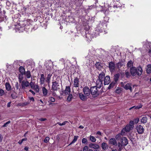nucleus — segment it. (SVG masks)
<instances>
[{"label": "nucleus", "mask_w": 151, "mask_h": 151, "mask_svg": "<svg viewBox=\"0 0 151 151\" xmlns=\"http://www.w3.org/2000/svg\"><path fill=\"white\" fill-rule=\"evenodd\" d=\"M134 122L133 121H130L128 124H127L126 126L122 130L121 134L122 135H125V132H129L132 130L134 127Z\"/></svg>", "instance_id": "f257e3e1"}, {"label": "nucleus", "mask_w": 151, "mask_h": 151, "mask_svg": "<svg viewBox=\"0 0 151 151\" xmlns=\"http://www.w3.org/2000/svg\"><path fill=\"white\" fill-rule=\"evenodd\" d=\"M59 78L56 76L53 77L52 89L54 91H57L60 89Z\"/></svg>", "instance_id": "f03ea898"}, {"label": "nucleus", "mask_w": 151, "mask_h": 151, "mask_svg": "<svg viewBox=\"0 0 151 151\" xmlns=\"http://www.w3.org/2000/svg\"><path fill=\"white\" fill-rule=\"evenodd\" d=\"M130 71L131 74L133 76L137 75L138 76L141 75L142 72V70L141 68L137 69L135 67H132L131 68Z\"/></svg>", "instance_id": "7ed1b4c3"}, {"label": "nucleus", "mask_w": 151, "mask_h": 151, "mask_svg": "<svg viewBox=\"0 0 151 151\" xmlns=\"http://www.w3.org/2000/svg\"><path fill=\"white\" fill-rule=\"evenodd\" d=\"M97 88L96 86H93L91 88V93L94 97L98 96L99 93Z\"/></svg>", "instance_id": "20e7f679"}, {"label": "nucleus", "mask_w": 151, "mask_h": 151, "mask_svg": "<svg viewBox=\"0 0 151 151\" xmlns=\"http://www.w3.org/2000/svg\"><path fill=\"white\" fill-rule=\"evenodd\" d=\"M128 144V141L126 137H122L120 139V142H118V146H124Z\"/></svg>", "instance_id": "39448f33"}, {"label": "nucleus", "mask_w": 151, "mask_h": 151, "mask_svg": "<svg viewBox=\"0 0 151 151\" xmlns=\"http://www.w3.org/2000/svg\"><path fill=\"white\" fill-rule=\"evenodd\" d=\"M46 72L47 76L46 78L45 81L47 83H49L50 82V80L53 73L49 69L47 70Z\"/></svg>", "instance_id": "423d86ee"}, {"label": "nucleus", "mask_w": 151, "mask_h": 151, "mask_svg": "<svg viewBox=\"0 0 151 151\" xmlns=\"http://www.w3.org/2000/svg\"><path fill=\"white\" fill-rule=\"evenodd\" d=\"M137 132L139 134H142L144 132L145 129L141 125H137L136 128Z\"/></svg>", "instance_id": "0eeeda50"}, {"label": "nucleus", "mask_w": 151, "mask_h": 151, "mask_svg": "<svg viewBox=\"0 0 151 151\" xmlns=\"http://www.w3.org/2000/svg\"><path fill=\"white\" fill-rule=\"evenodd\" d=\"M122 85V86L126 90H129L130 92H132V88L131 87L132 85L131 83H128L126 85H124V83L122 82L121 83Z\"/></svg>", "instance_id": "6e6552de"}, {"label": "nucleus", "mask_w": 151, "mask_h": 151, "mask_svg": "<svg viewBox=\"0 0 151 151\" xmlns=\"http://www.w3.org/2000/svg\"><path fill=\"white\" fill-rule=\"evenodd\" d=\"M21 85L22 89H25L26 87L29 86V83L27 81H23L22 82Z\"/></svg>", "instance_id": "1a4fd4ad"}, {"label": "nucleus", "mask_w": 151, "mask_h": 151, "mask_svg": "<svg viewBox=\"0 0 151 151\" xmlns=\"http://www.w3.org/2000/svg\"><path fill=\"white\" fill-rule=\"evenodd\" d=\"M83 91L84 95L86 96H88L90 95L91 91L88 87H84Z\"/></svg>", "instance_id": "9d476101"}, {"label": "nucleus", "mask_w": 151, "mask_h": 151, "mask_svg": "<svg viewBox=\"0 0 151 151\" xmlns=\"http://www.w3.org/2000/svg\"><path fill=\"white\" fill-rule=\"evenodd\" d=\"M79 79L77 77H75L73 81V86L75 87H78L79 86Z\"/></svg>", "instance_id": "9b49d317"}, {"label": "nucleus", "mask_w": 151, "mask_h": 151, "mask_svg": "<svg viewBox=\"0 0 151 151\" xmlns=\"http://www.w3.org/2000/svg\"><path fill=\"white\" fill-rule=\"evenodd\" d=\"M109 67L111 71H113L115 68V64L112 62H110L109 63Z\"/></svg>", "instance_id": "f8f14e48"}, {"label": "nucleus", "mask_w": 151, "mask_h": 151, "mask_svg": "<svg viewBox=\"0 0 151 151\" xmlns=\"http://www.w3.org/2000/svg\"><path fill=\"white\" fill-rule=\"evenodd\" d=\"M110 82V78L109 76H106L104 78V85H108Z\"/></svg>", "instance_id": "ddd939ff"}, {"label": "nucleus", "mask_w": 151, "mask_h": 151, "mask_svg": "<svg viewBox=\"0 0 151 151\" xmlns=\"http://www.w3.org/2000/svg\"><path fill=\"white\" fill-rule=\"evenodd\" d=\"M79 96L80 99L83 101H85L87 99V96L86 95H84L83 94L81 93H79Z\"/></svg>", "instance_id": "4468645a"}, {"label": "nucleus", "mask_w": 151, "mask_h": 151, "mask_svg": "<svg viewBox=\"0 0 151 151\" xmlns=\"http://www.w3.org/2000/svg\"><path fill=\"white\" fill-rule=\"evenodd\" d=\"M89 147L91 148L94 149H98L99 147V146L97 144L93 143H90L89 145Z\"/></svg>", "instance_id": "2eb2a0df"}, {"label": "nucleus", "mask_w": 151, "mask_h": 151, "mask_svg": "<svg viewBox=\"0 0 151 151\" xmlns=\"http://www.w3.org/2000/svg\"><path fill=\"white\" fill-rule=\"evenodd\" d=\"M103 81L98 79L96 81V86L99 88H100L102 85Z\"/></svg>", "instance_id": "dca6fc26"}, {"label": "nucleus", "mask_w": 151, "mask_h": 151, "mask_svg": "<svg viewBox=\"0 0 151 151\" xmlns=\"http://www.w3.org/2000/svg\"><path fill=\"white\" fill-rule=\"evenodd\" d=\"M40 84L42 85L44 84L45 81V76L44 74H42L40 75Z\"/></svg>", "instance_id": "f3484780"}, {"label": "nucleus", "mask_w": 151, "mask_h": 151, "mask_svg": "<svg viewBox=\"0 0 151 151\" xmlns=\"http://www.w3.org/2000/svg\"><path fill=\"white\" fill-rule=\"evenodd\" d=\"M70 89L69 86L66 87L64 91V93L65 95H68L70 94Z\"/></svg>", "instance_id": "a211bd4d"}, {"label": "nucleus", "mask_w": 151, "mask_h": 151, "mask_svg": "<svg viewBox=\"0 0 151 151\" xmlns=\"http://www.w3.org/2000/svg\"><path fill=\"white\" fill-rule=\"evenodd\" d=\"M146 71L147 73L149 74L151 73V65L148 64L147 65L146 68Z\"/></svg>", "instance_id": "6ab92c4d"}, {"label": "nucleus", "mask_w": 151, "mask_h": 151, "mask_svg": "<svg viewBox=\"0 0 151 151\" xmlns=\"http://www.w3.org/2000/svg\"><path fill=\"white\" fill-rule=\"evenodd\" d=\"M109 143L114 145H116L117 144L116 139L114 138H112L110 139Z\"/></svg>", "instance_id": "aec40b11"}, {"label": "nucleus", "mask_w": 151, "mask_h": 151, "mask_svg": "<svg viewBox=\"0 0 151 151\" xmlns=\"http://www.w3.org/2000/svg\"><path fill=\"white\" fill-rule=\"evenodd\" d=\"M42 94L43 96H47V94L48 91L45 87H43L42 88Z\"/></svg>", "instance_id": "412c9836"}, {"label": "nucleus", "mask_w": 151, "mask_h": 151, "mask_svg": "<svg viewBox=\"0 0 151 151\" xmlns=\"http://www.w3.org/2000/svg\"><path fill=\"white\" fill-rule=\"evenodd\" d=\"M105 74L103 72H102L101 73H100L99 75L98 79H99V80L103 81L104 78L105 77Z\"/></svg>", "instance_id": "4be33fe9"}, {"label": "nucleus", "mask_w": 151, "mask_h": 151, "mask_svg": "<svg viewBox=\"0 0 151 151\" xmlns=\"http://www.w3.org/2000/svg\"><path fill=\"white\" fill-rule=\"evenodd\" d=\"M6 89V90L9 91L11 90V87L9 82H6L5 84Z\"/></svg>", "instance_id": "5701e85b"}, {"label": "nucleus", "mask_w": 151, "mask_h": 151, "mask_svg": "<svg viewBox=\"0 0 151 151\" xmlns=\"http://www.w3.org/2000/svg\"><path fill=\"white\" fill-rule=\"evenodd\" d=\"M101 147L104 150H106L108 148V145L105 142H103L102 144Z\"/></svg>", "instance_id": "b1692460"}, {"label": "nucleus", "mask_w": 151, "mask_h": 151, "mask_svg": "<svg viewBox=\"0 0 151 151\" xmlns=\"http://www.w3.org/2000/svg\"><path fill=\"white\" fill-rule=\"evenodd\" d=\"M19 71L22 74H25V70L24 68L22 66H20L19 68Z\"/></svg>", "instance_id": "393cba45"}, {"label": "nucleus", "mask_w": 151, "mask_h": 151, "mask_svg": "<svg viewBox=\"0 0 151 151\" xmlns=\"http://www.w3.org/2000/svg\"><path fill=\"white\" fill-rule=\"evenodd\" d=\"M147 118L146 116H144L142 117L141 119V122L143 124L146 123L147 122Z\"/></svg>", "instance_id": "a878e982"}, {"label": "nucleus", "mask_w": 151, "mask_h": 151, "mask_svg": "<svg viewBox=\"0 0 151 151\" xmlns=\"http://www.w3.org/2000/svg\"><path fill=\"white\" fill-rule=\"evenodd\" d=\"M133 62L131 60L129 61L127 64V66L128 68H131L133 67Z\"/></svg>", "instance_id": "bb28decb"}, {"label": "nucleus", "mask_w": 151, "mask_h": 151, "mask_svg": "<svg viewBox=\"0 0 151 151\" xmlns=\"http://www.w3.org/2000/svg\"><path fill=\"white\" fill-rule=\"evenodd\" d=\"M32 89L34 90L36 92H39L40 91L39 86L38 85H35Z\"/></svg>", "instance_id": "cd10ccee"}, {"label": "nucleus", "mask_w": 151, "mask_h": 151, "mask_svg": "<svg viewBox=\"0 0 151 151\" xmlns=\"http://www.w3.org/2000/svg\"><path fill=\"white\" fill-rule=\"evenodd\" d=\"M78 137L77 136H74V139L72 141L70 144L69 145H71L75 143L77 140V139Z\"/></svg>", "instance_id": "c85d7f7f"}, {"label": "nucleus", "mask_w": 151, "mask_h": 151, "mask_svg": "<svg viewBox=\"0 0 151 151\" xmlns=\"http://www.w3.org/2000/svg\"><path fill=\"white\" fill-rule=\"evenodd\" d=\"M25 75H26L27 78H29L31 76L30 72L29 71H27L25 72Z\"/></svg>", "instance_id": "c756f323"}, {"label": "nucleus", "mask_w": 151, "mask_h": 151, "mask_svg": "<svg viewBox=\"0 0 151 151\" xmlns=\"http://www.w3.org/2000/svg\"><path fill=\"white\" fill-rule=\"evenodd\" d=\"M115 84V83L113 82H112L109 85V87H108V88L109 89H110L112 88H113Z\"/></svg>", "instance_id": "7c9ffc66"}, {"label": "nucleus", "mask_w": 151, "mask_h": 151, "mask_svg": "<svg viewBox=\"0 0 151 151\" xmlns=\"http://www.w3.org/2000/svg\"><path fill=\"white\" fill-rule=\"evenodd\" d=\"M95 66L98 69H100L102 67L101 64L99 62H97L95 64Z\"/></svg>", "instance_id": "2f4dec72"}, {"label": "nucleus", "mask_w": 151, "mask_h": 151, "mask_svg": "<svg viewBox=\"0 0 151 151\" xmlns=\"http://www.w3.org/2000/svg\"><path fill=\"white\" fill-rule=\"evenodd\" d=\"M83 151H93V150L91 149H89L88 147L86 146L84 147Z\"/></svg>", "instance_id": "473e14b6"}, {"label": "nucleus", "mask_w": 151, "mask_h": 151, "mask_svg": "<svg viewBox=\"0 0 151 151\" xmlns=\"http://www.w3.org/2000/svg\"><path fill=\"white\" fill-rule=\"evenodd\" d=\"M142 106L141 105L137 106H133L129 109V110H131V109H132V108H134L136 109H139L140 108H141L142 107Z\"/></svg>", "instance_id": "72a5a7b5"}, {"label": "nucleus", "mask_w": 151, "mask_h": 151, "mask_svg": "<svg viewBox=\"0 0 151 151\" xmlns=\"http://www.w3.org/2000/svg\"><path fill=\"white\" fill-rule=\"evenodd\" d=\"M90 139L91 141L93 142H95L96 141V139L93 136H90Z\"/></svg>", "instance_id": "f704fd0d"}, {"label": "nucleus", "mask_w": 151, "mask_h": 151, "mask_svg": "<svg viewBox=\"0 0 151 151\" xmlns=\"http://www.w3.org/2000/svg\"><path fill=\"white\" fill-rule=\"evenodd\" d=\"M10 121H8L7 122L4 123V124L2 126V127H7L8 126V124H10Z\"/></svg>", "instance_id": "c9c22d12"}, {"label": "nucleus", "mask_w": 151, "mask_h": 151, "mask_svg": "<svg viewBox=\"0 0 151 151\" xmlns=\"http://www.w3.org/2000/svg\"><path fill=\"white\" fill-rule=\"evenodd\" d=\"M119 78V75L118 74H116L114 76V80L115 82L117 81Z\"/></svg>", "instance_id": "e433bc0d"}, {"label": "nucleus", "mask_w": 151, "mask_h": 151, "mask_svg": "<svg viewBox=\"0 0 151 151\" xmlns=\"http://www.w3.org/2000/svg\"><path fill=\"white\" fill-rule=\"evenodd\" d=\"M67 98V100L68 101H70L73 98V95L71 94H69Z\"/></svg>", "instance_id": "4c0bfd02"}, {"label": "nucleus", "mask_w": 151, "mask_h": 151, "mask_svg": "<svg viewBox=\"0 0 151 151\" xmlns=\"http://www.w3.org/2000/svg\"><path fill=\"white\" fill-rule=\"evenodd\" d=\"M123 65L122 64L121 62L118 63L116 64V67L119 69Z\"/></svg>", "instance_id": "58836bf2"}, {"label": "nucleus", "mask_w": 151, "mask_h": 151, "mask_svg": "<svg viewBox=\"0 0 151 151\" xmlns=\"http://www.w3.org/2000/svg\"><path fill=\"white\" fill-rule=\"evenodd\" d=\"M67 122H68V121H66L64 122H63L62 123H61L60 122H58L57 123V124L60 126H63V125H65L66 124V123Z\"/></svg>", "instance_id": "ea45409f"}, {"label": "nucleus", "mask_w": 151, "mask_h": 151, "mask_svg": "<svg viewBox=\"0 0 151 151\" xmlns=\"http://www.w3.org/2000/svg\"><path fill=\"white\" fill-rule=\"evenodd\" d=\"M50 139V138L48 137H45V139L44 140V142L45 143L47 142Z\"/></svg>", "instance_id": "a19ab883"}, {"label": "nucleus", "mask_w": 151, "mask_h": 151, "mask_svg": "<svg viewBox=\"0 0 151 151\" xmlns=\"http://www.w3.org/2000/svg\"><path fill=\"white\" fill-rule=\"evenodd\" d=\"M87 142V140L85 138H83L82 139V142L83 144H85Z\"/></svg>", "instance_id": "79ce46f5"}, {"label": "nucleus", "mask_w": 151, "mask_h": 151, "mask_svg": "<svg viewBox=\"0 0 151 151\" xmlns=\"http://www.w3.org/2000/svg\"><path fill=\"white\" fill-rule=\"evenodd\" d=\"M11 96L13 99H15L17 97L15 93H12L11 94Z\"/></svg>", "instance_id": "37998d69"}, {"label": "nucleus", "mask_w": 151, "mask_h": 151, "mask_svg": "<svg viewBox=\"0 0 151 151\" xmlns=\"http://www.w3.org/2000/svg\"><path fill=\"white\" fill-rule=\"evenodd\" d=\"M4 91L2 89H0V96H2L4 94Z\"/></svg>", "instance_id": "c03bdc74"}, {"label": "nucleus", "mask_w": 151, "mask_h": 151, "mask_svg": "<svg viewBox=\"0 0 151 151\" xmlns=\"http://www.w3.org/2000/svg\"><path fill=\"white\" fill-rule=\"evenodd\" d=\"M29 86L31 87V88H33V87L35 85V84L33 82L31 81V82L29 83Z\"/></svg>", "instance_id": "a18cd8bd"}, {"label": "nucleus", "mask_w": 151, "mask_h": 151, "mask_svg": "<svg viewBox=\"0 0 151 151\" xmlns=\"http://www.w3.org/2000/svg\"><path fill=\"white\" fill-rule=\"evenodd\" d=\"M49 100L52 102H54L55 101V99L53 97H50L49 98Z\"/></svg>", "instance_id": "49530a36"}, {"label": "nucleus", "mask_w": 151, "mask_h": 151, "mask_svg": "<svg viewBox=\"0 0 151 151\" xmlns=\"http://www.w3.org/2000/svg\"><path fill=\"white\" fill-rule=\"evenodd\" d=\"M125 74L127 77H129L130 76V73L128 71H125Z\"/></svg>", "instance_id": "de8ad7c7"}, {"label": "nucleus", "mask_w": 151, "mask_h": 151, "mask_svg": "<svg viewBox=\"0 0 151 151\" xmlns=\"http://www.w3.org/2000/svg\"><path fill=\"white\" fill-rule=\"evenodd\" d=\"M24 74H22L21 73V74H19V78L23 79V75Z\"/></svg>", "instance_id": "09e8293b"}, {"label": "nucleus", "mask_w": 151, "mask_h": 151, "mask_svg": "<svg viewBox=\"0 0 151 151\" xmlns=\"http://www.w3.org/2000/svg\"><path fill=\"white\" fill-rule=\"evenodd\" d=\"M121 136V135L120 134H117L116 137V139L117 140H118L120 138Z\"/></svg>", "instance_id": "8fccbe9b"}, {"label": "nucleus", "mask_w": 151, "mask_h": 151, "mask_svg": "<svg viewBox=\"0 0 151 151\" xmlns=\"http://www.w3.org/2000/svg\"><path fill=\"white\" fill-rule=\"evenodd\" d=\"M15 86L16 88H17V89H19V85H18V82H17L16 83Z\"/></svg>", "instance_id": "3c124183"}, {"label": "nucleus", "mask_w": 151, "mask_h": 151, "mask_svg": "<svg viewBox=\"0 0 151 151\" xmlns=\"http://www.w3.org/2000/svg\"><path fill=\"white\" fill-rule=\"evenodd\" d=\"M139 121V119L137 118L134 120V122L136 124Z\"/></svg>", "instance_id": "603ef678"}, {"label": "nucleus", "mask_w": 151, "mask_h": 151, "mask_svg": "<svg viewBox=\"0 0 151 151\" xmlns=\"http://www.w3.org/2000/svg\"><path fill=\"white\" fill-rule=\"evenodd\" d=\"M47 120L46 118H41L39 119V120L41 121H44Z\"/></svg>", "instance_id": "864d4df0"}, {"label": "nucleus", "mask_w": 151, "mask_h": 151, "mask_svg": "<svg viewBox=\"0 0 151 151\" xmlns=\"http://www.w3.org/2000/svg\"><path fill=\"white\" fill-rule=\"evenodd\" d=\"M29 91L31 92L33 95H35V92L33 91L32 90L30 89L29 90Z\"/></svg>", "instance_id": "5fc2aeb1"}, {"label": "nucleus", "mask_w": 151, "mask_h": 151, "mask_svg": "<svg viewBox=\"0 0 151 151\" xmlns=\"http://www.w3.org/2000/svg\"><path fill=\"white\" fill-rule=\"evenodd\" d=\"M120 91H121V90L120 89H117L116 90V93H119L120 92Z\"/></svg>", "instance_id": "6e6d98bb"}, {"label": "nucleus", "mask_w": 151, "mask_h": 151, "mask_svg": "<svg viewBox=\"0 0 151 151\" xmlns=\"http://www.w3.org/2000/svg\"><path fill=\"white\" fill-rule=\"evenodd\" d=\"M129 138L131 141H133L134 139V138H133L132 137H130Z\"/></svg>", "instance_id": "4d7b16f0"}, {"label": "nucleus", "mask_w": 151, "mask_h": 151, "mask_svg": "<svg viewBox=\"0 0 151 151\" xmlns=\"http://www.w3.org/2000/svg\"><path fill=\"white\" fill-rule=\"evenodd\" d=\"M96 134L99 135H101V133L100 131H98L96 133Z\"/></svg>", "instance_id": "13d9d810"}, {"label": "nucleus", "mask_w": 151, "mask_h": 151, "mask_svg": "<svg viewBox=\"0 0 151 151\" xmlns=\"http://www.w3.org/2000/svg\"><path fill=\"white\" fill-rule=\"evenodd\" d=\"M3 138V137L1 135V134H0V142L2 141Z\"/></svg>", "instance_id": "bf43d9fd"}, {"label": "nucleus", "mask_w": 151, "mask_h": 151, "mask_svg": "<svg viewBox=\"0 0 151 151\" xmlns=\"http://www.w3.org/2000/svg\"><path fill=\"white\" fill-rule=\"evenodd\" d=\"M29 99L30 101H34V99L33 97H30Z\"/></svg>", "instance_id": "052dcab7"}, {"label": "nucleus", "mask_w": 151, "mask_h": 151, "mask_svg": "<svg viewBox=\"0 0 151 151\" xmlns=\"http://www.w3.org/2000/svg\"><path fill=\"white\" fill-rule=\"evenodd\" d=\"M11 103V102H9L7 104V106L8 107H9L10 106V104Z\"/></svg>", "instance_id": "680f3d73"}, {"label": "nucleus", "mask_w": 151, "mask_h": 151, "mask_svg": "<svg viewBox=\"0 0 151 151\" xmlns=\"http://www.w3.org/2000/svg\"><path fill=\"white\" fill-rule=\"evenodd\" d=\"M29 148L27 147H25L24 149L26 151H28V150Z\"/></svg>", "instance_id": "e2e57ef3"}, {"label": "nucleus", "mask_w": 151, "mask_h": 151, "mask_svg": "<svg viewBox=\"0 0 151 151\" xmlns=\"http://www.w3.org/2000/svg\"><path fill=\"white\" fill-rule=\"evenodd\" d=\"M27 140V139L26 138H25L24 139H22L21 140L23 142L24 141H26Z\"/></svg>", "instance_id": "0e129e2a"}, {"label": "nucleus", "mask_w": 151, "mask_h": 151, "mask_svg": "<svg viewBox=\"0 0 151 151\" xmlns=\"http://www.w3.org/2000/svg\"><path fill=\"white\" fill-rule=\"evenodd\" d=\"M93 6H89V8H88V9H92Z\"/></svg>", "instance_id": "69168bd1"}, {"label": "nucleus", "mask_w": 151, "mask_h": 151, "mask_svg": "<svg viewBox=\"0 0 151 151\" xmlns=\"http://www.w3.org/2000/svg\"><path fill=\"white\" fill-rule=\"evenodd\" d=\"M23 142L22 141V140H19V142H18V143L21 145V144Z\"/></svg>", "instance_id": "338daca9"}, {"label": "nucleus", "mask_w": 151, "mask_h": 151, "mask_svg": "<svg viewBox=\"0 0 151 151\" xmlns=\"http://www.w3.org/2000/svg\"><path fill=\"white\" fill-rule=\"evenodd\" d=\"M122 146H120V147H119V149L118 150L119 151H121L122 150Z\"/></svg>", "instance_id": "774afa93"}]
</instances>
